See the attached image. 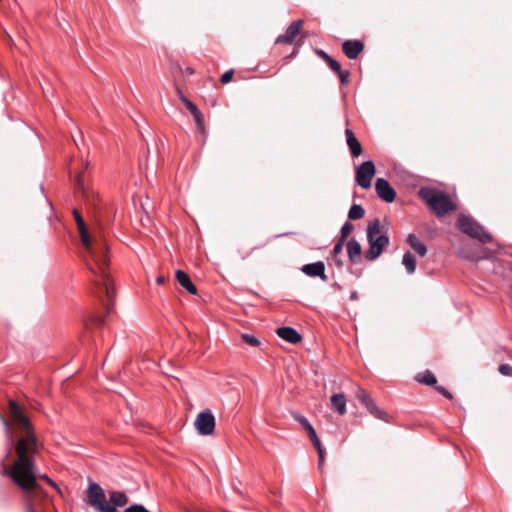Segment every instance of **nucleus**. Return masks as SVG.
Here are the masks:
<instances>
[{"label": "nucleus", "mask_w": 512, "mask_h": 512, "mask_svg": "<svg viewBox=\"0 0 512 512\" xmlns=\"http://www.w3.org/2000/svg\"><path fill=\"white\" fill-rule=\"evenodd\" d=\"M9 419L0 413V420L7 436L6 455L0 462V474L29 496L38 488L34 454L37 439L32 423L24 409L13 399L8 400Z\"/></svg>", "instance_id": "f257e3e1"}, {"label": "nucleus", "mask_w": 512, "mask_h": 512, "mask_svg": "<svg viewBox=\"0 0 512 512\" xmlns=\"http://www.w3.org/2000/svg\"><path fill=\"white\" fill-rule=\"evenodd\" d=\"M73 215L77 223V228L84 248L83 259L87 268L94 277L92 281L98 288L99 293L103 292L107 298V301L104 303V307L106 312L109 313L112 309V304L110 302L114 297V291L106 272V266L108 263L107 244L104 241H95V243H93L80 212L77 209H74Z\"/></svg>", "instance_id": "f03ea898"}, {"label": "nucleus", "mask_w": 512, "mask_h": 512, "mask_svg": "<svg viewBox=\"0 0 512 512\" xmlns=\"http://www.w3.org/2000/svg\"><path fill=\"white\" fill-rule=\"evenodd\" d=\"M87 498L97 512H117V508L124 507L129 500L125 492L118 490L109 491L107 500L104 489L95 482L89 484Z\"/></svg>", "instance_id": "7ed1b4c3"}, {"label": "nucleus", "mask_w": 512, "mask_h": 512, "mask_svg": "<svg viewBox=\"0 0 512 512\" xmlns=\"http://www.w3.org/2000/svg\"><path fill=\"white\" fill-rule=\"evenodd\" d=\"M380 233V221L378 218L370 221L367 227V241L369 249L365 253L368 261H375L389 246L390 240L386 234Z\"/></svg>", "instance_id": "20e7f679"}, {"label": "nucleus", "mask_w": 512, "mask_h": 512, "mask_svg": "<svg viewBox=\"0 0 512 512\" xmlns=\"http://www.w3.org/2000/svg\"><path fill=\"white\" fill-rule=\"evenodd\" d=\"M419 196L437 216H444L456 209L449 195L435 188L423 187L419 190Z\"/></svg>", "instance_id": "39448f33"}, {"label": "nucleus", "mask_w": 512, "mask_h": 512, "mask_svg": "<svg viewBox=\"0 0 512 512\" xmlns=\"http://www.w3.org/2000/svg\"><path fill=\"white\" fill-rule=\"evenodd\" d=\"M457 227L464 234L477 239L483 244L490 243L493 240L491 234L471 216L464 214L460 215L457 220Z\"/></svg>", "instance_id": "423d86ee"}, {"label": "nucleus", "mask_w": 512, "mask_h": 512, "mask_svg": "<svg viewBox=\"0 0 512 512\" xmlns=\"http://www.w3.org/2000/svg\"><path fill=\"white\" fill-rule=\"evenodd\" d=\"M215 416L209 409L203 410L196 416L194 427L199 435L209 436L215 430Z\"/></svg>", "instance_id": "0eeeda50"}, {"label": "nucleus", "mask_w": 512, "mask_h": 512, "mask_svg": "<svg viewBox=\"0 0 512 512\" xmlns=\"http://www.w3.org/2000/svg\"><path fill=\"white\" fill-rule=\"evenodd\" d=\"M356 398L361 402L362 405L373 415L376 419L384 422H390L389 415L382 409H380L373 398L362 388H358L356 392Z\"/></svg>", "instance_id": "6e6552de"}, {"label": "nucleus", "mask_w": 512, "mask_h": 512, "mask_svg": "<svg viewBox=\"0 0 512 512\" xmlns=\"http://www.w3.org/2000/svg\"><path fill=\"white\" fill-rule=\"evenodd\" d=\"M356 183L363 189L371 186L373 177L376 174V167L373 161L367 160L356 167Z\"/></svg>", "instance_id": "1a4fd4ad"}, {"label": "nucleus", "mask_w": 512, "mask_h": 512, "mask_svg": "<svg viewBox=\"0 0 512 512\" xmlns=\"http://www.w3.org/2000/svg\"><path fill=\"white\" fill-rule=\"evenodd\" d=\"M375 190L380 199L387 203H392L396 198V191L390 185L388 180L377 178L375 181Z\"/></svg>", "instance_id": "9d476101"}, {"label": "nucleus", "mask_w": 512, "mask_h": 512, "mask_svg": "<svg viewBox=\"0 0 512 512\" xmlns=\"http://www.w3.org/2000/svg\"><path fill=\"white\" fill-rule=\"evenodd\" d=\"M303 25L302 20H295L293 21L286 29L284 34L279 35L275 43L276 44H291L295 37L299 34L300 29Z\"/></svg>", "instance_id": "9b49d317"}, {"label": "nucleus", "mask_w": 512, "mask_h": 512, "mask_svg": "<svg viewBox=\"0 0 512 512\" xmlns=\"http://www.w3.org/2000/svg\"><path fill=\"white\" fill-rule=\"evenodd\" d=\"M301 271L309 277H319L322 281H327L325 264L322 261L305 264Z\"/></svg>", "instance_id": "f8f14e48"}, {"label": "nucleus", "mask_w": 512, "mask_h": 512, "mask_svg": "<svg viewBox=\"0 0 512 512\" xmlns=\"http://www.w3.org/2000/svg\"><path fill=\"white\" fill-rule=\"evenodd\" d=\"M363 49L364 44L359 40H346L342 44V50L349 59H356Z\"/></svg>", "instance_id": "ddd939ff"}, {"label": "nucleus", "mask_w": 512, "mask_h": 512, "mask_svg": "<svg viewBox=\"0 0 512 512\" xmlns=\"http://www.w3.org/2000/svg\"><path fill=\"white\" fill-rule=\"evenodd\" d=\"M276 333L280 338L291 344H297L302 339L300 333L290 326L280 327L276 330Z\"/></svg>", "instance_id": "4468645a"}, {"label": "nucleus", "mask_w": 512, "mask_h": 512, "mask_svg": "<svg viewBox=\"0 0 512 512\" xmlns=\"http://www.w3.org/2000/svg\"><path fill=\"white\" fill-rule=\"evenodd\" d=\"M346 142L349 147L350 153L352 157L357 158L362 154V145L359 140L356 138L355 134L352 130H345Z\"/></svg>", "instance_id": "2eb2a0df"}, {"label": "nucleus", "mask_w": 512, "mask_h": 512, "mask_svg": "<svg viewBox=\"0 0 512 512\" xmlns=\"http://www.w3.org/2000/svg\"><path fill=\"white\" fill-rule=\"evenodd\" d=\"M362 253L361 244L356 239H350L347 242V254L351 263L355 264Z\"/></svg>", "instance_id": "dca6fc26"}, {"label": "nucleus", "mask_w": 512, "mask_h": 512, "mask_svg": "<svg viewBox=\"0 0 512 512\" xmlns=\"http://www.w3.org/2000/svg\"><path fill=\"white\" fill-rule=\"evenodd\" d=\"M176 279L178 283L187 290L188 293L195 295L197 294V288L192 283L189 275L182 270L176 271Z\"/></svg>", "instance_id": "f3484780"}, {"label": "nucleus", "mask_w": 512, "mask_h": 512, "mask_svg": "<svg viewBox=\"0 0 512 512\" xmlns=\"http://www.w3.org/2000/svg\"><path fill=\"white\" fill-rule=\"evenodd\" d=\"M406 242L421 257H424L427 254L426 245L422 243L415 234H408Z\"/></svg>", "instance_id": "a211bd4d"}, {"label": "nucleus", "mask_w": 512, "mask_h": 512, "mask_svg": "<svg viewBox=\"0 0 512 512\" xmlns=\"http://www.w3.org/2000/svg\"><path fill=\"white\" fill-rule=\"evenodd\" d=\"M346 403V398L342 393L333 394L331 396L332 407L339 415H344L346 413Z\"/></svg>", "instance_id": "6ab92c4d"}, {"label": "nucleus", "mask_w": 512, "mask_h": 512, "mask_svg": "<svg viewBox=\"0 0 512 512\" xmlns=\"http://www.w3.org/2000/svg\"><path fill=\"white\" fill-rule=\"evenodd\" d=\"M185 107L193 115L194 120H195L197 126L200 129H203L204 128L203 116H202L200 110L198 109V107L193 102H191V101H185Z\"/></svg>", "instance_id": "aec40b11"}, {"label": "nucleus", "mask_w": 512, "mask_h": 512, "mask_svg": "<svg viewBox=\"0 0 512 512\" xmlns=\"http://www.w3.org/2000/svg\"><path fill=\"white\" fill-rule=\"evenodd\" d=\"M402 264L408 274H413L416 270V260L409 251L405 252L402 258Z\"/></svg>", "instance_id": "412c9836"}, {"label": "nucleus", "mask_w": 512, "mask_h": 512, "mask_svg": "<svg viewBox=\"0 0 512 512\" xmlns=\"http://www.w3.org/2000/svg\"><path fill=\"white\" fill-rule=\"evenodd\" d=\"M415 379L419 383H422V384H425V385H428V386H436V384H437V379H436L435 375L431 371H429V370H426L422 374H418L415 377Z\"/></svg>", "instance_id": "4be33fe9"}, {"label": "nucleus", "mask_w": 512, "mask_h": 512, "mask_svg": "<svg viewBox=\"0 0 512 512\" xmlns=\"http://www.w3.org/2000/svg\"><path fill=\"white\" fill-rule=\"evenodd\" d=\"M365 210L360 204H353L348 211V218L358 220L364 217Z\"/></svg>", "instance_id": "5701e85b"}, {"label": "nucleus", "mask_w": 512, "mask_h": 512, "mask_svg": "<svg viewBox=\"0 0 512 512\" xmlns=\"http://www.w3.org/2000/svg\"><path fill=\"white\" fill-rule=\"evenodd\" d=\"M353 229L354 225L349 221H346L342 225L340 230V238L342 239V241H346V239L348 238L349 234L353 231Z\"/></svg>", "instance_id": "b1692460"}, {"label": "nucleus", "mask_w": 512, "mask_h": 512, "mask_svg": "<svg viewBox=\"0 0 512 512\" xmlns=\"http://www.w3.org/2000/svg\"><path fill=\"white\" fill-rule=\"evenodd\" d=\"M241 338L250 346L258 347L260 345V340L252 334L243 333Z\"/></svg>", "instance_id": "393cba45"}, {"label": "nucleus", "mask_w": 512, "mask_h": 512, "mask_svg": "<svg viewBox=\"0 0 512 512\" xmlns=\"http://www.w3.org/2000/svg\"><path fill=\"white\" fill-rule=\"evenodd\" d=\"M291 416L295 421H297L303 427V429L310 423L309 420L305 416H303L297 412H292Z\"/></svg>", "instance_id": "a878e982"}, {"label": "nucleus", "mask_w": 512, "mask_h": 512, "mask_svg": "<svg viewBox=\"0 0 512 512\" xmlns=\"http://www.w3.org/2000/svg\"><path fill=\"white\" fill-rule=\"evenodd\" d=\"M326 64L328 67L335 73L341 72V65L340 63L335 60L334 58H329V60L326 61Z\"/></svg>", "instance_id": "bb28decb"}, {"label": "nucleus", "mask_w": 512, "mask_h": 512, "mask_svg": "<svg viewBox=\"0 0 512 512\" xmlns=\"http://www.w3.org/2000/svg\"><path fill=\"white\" fill-rule=\"evenodd\" d=\"M124 512H150L142 504H133L127 507Z\"/></svg>", "instance_id": "cd10ccee"}, {"label": "nucleus", "mask_w": 512, "mask_h": 512, "mask_svg": "<svg viewBox=\"0 0 512 512\" xmlns=\"http://www.w3.org/2000/svg\"><path fill=\"white\" fill-rule=\"evenodd\" d=\"M498 370L500 374H502L503 376H512V366H510L509 364H501Z\"/></svg>", "instance_id": "c85d7f7f"}, {"label": "nucleus", "mask_w": 512, "mask_h": 512, "mask_svg": "<svg viewBox=\"0 0 512 512\" xmlns=\"http://www.w3.org/2000/svg\"><path fill=\"white\" fill-rule=\"evenodd\" d=\"M344 243H345V241H342L341 238L338 239V241L335 243V245L333 247V250H332V253H333L334 256H336V255H338L339 253L342 252Z\"/></svg>", "instance_id": "c756f323"}, {"label": "nucleus", "mask_w": 512, "mask_h": 512, "mask_svg": "<svg viewBox=\"0 0 512 512\" xmlns=\"http://www.w3.org/2000/svg\"><path fill=\"white\" fill-rule=\"evenodd\" d=\"M337 74L340 78L341 84L346 85L349 81V76H350L349 71L341 69V72H338Z\"/></svg>", "instance_id": "7c9ffc66"}, {"label": "nucleus", "mask_w": 512, "mask_h": 512, "mask_svg": "<svg viewBox=\"0 0 512 512\" xmlns=\"http://www.w3.org/2000/svg\"><path fill=\"white\" fill-rule=\"evenodd\" d=\"M233 70H228L226 71L222 76H221V82L223 84H227L231 81L232 77H233Z\"/></svg>", "instance_id": "2f4dec72"}, {"label": "nucleus", "mask_w": 512, "mask_h": 512, "mask_svg": "<svg viewBox=\"0 0 512 512\" xmlns=\"http://www.w3.org/2000/svg\"><path fill=\"white\" fill-rule=\"evenodd\" d=\"M74 185H75V189H76V191L81 192V193H84V192H85V191H84L83 181H82V178H81V176H80V175H78V176L76 177V180H75Z\"/></svg>", "instance_id": "473e14b6"}, {"label": "nucleus", "mask_w": 512, "mask_h": 512, "mask_svg": "<svg viewBox=\"0 0 512 512\" xmlns=\"http://www.w3.org/2000/svg\"><path fill=\"white\" fill-rule=\"evenodd\" d=\"M435 389L437 392L442 394L444 397H446L448 399H452V394L445 387L436 385Z\"/></svg>", "instance_id": "72a5a7b5"}, {"label": "nucleus", "mask_w": 512, "mask_h": 512, "mask_svg": "<svg viewBox=\"0 0 512 512\" xmlns=\"http://www.w3.org/2000/svg\"><path fill=\"white\" fill-rule=\"evenodd\" d=\"M316 450H317L318 457H319L318 467L321 469V468L323 467V464H324V455H325V451H324V448H323V447L318 448V449H316Z\"/></svg>", "instance_id": "f704fd0d"}, {"label": "nucleus", "mask_w": 512, "mask_h": 512, "mask_svg": "<svg viewBox=\"0 0 512 512\" xmlns=\"http://www.w3.org/2000/svg\"><path fill=\"white\" fill-rule=\"evenodd\" d=\"M310 440L312 441L315 449H318V448H321L323 447L321 442H320V439L318 438L317 436V433L315 432L313 435H311L310 437Z\"/></svg>", "instance_id": "c9c22d12"}, {"label": "nucleus", "mask_w": 512, "mask_h": 512, "mask_svg": "<svg viewBox=\"0 0 512 512\" xmlns=\"http://www.w3.org/2000/svg\"><path fill=\"white\" fill-rule=\"evenodd\" d=\"M317 54L326 62L327 60H329V58H331V56L329 54H327L325 51L323 50H317Z\"/></svg>", "instance_id": "e433bc0d"}, {"label": "nucleus", "mask_w": 512, "mask_h": 512, "mask_svg": "<svg viewBox=\"0 0 512 512\" xmlns=\"http://www.w3.org/2000/svg\"><path fill=\"white\" fill-rule=\"evenodd\" d=\"M333 262L334 264L338 267V268H342L343 267V261L341 258L338 257V255L334 256L333 255Z\"/></svg>", "instance_id": "4c0bfd02"}, {"label": "nucleus", "mask_w": 512, "mask_h": 512, "mask_svg": "<svg viewBox=\"0 0 512 512\" xmlns=\"http://www.w3.org/2000/svg\"><path fill=\"white\" fill-rule=\"evenodd\" d=\"M304 429L307 431L309 437L316 432L311 423H309Z\"/></svg>", "instance_id": "58836bf2"}, {"label": "nucleus", "mask_w": 512, "mask_h": 512, "mask_svg": "<svg viewBox=\"0 0 512 512\" xmlns=\"http://www.w3.org/2000/svg\"><path fill=\"white\" fill-rule=\"evenodd\" d=\"M177 93L179 95V98L180 100L182 101V103L185 105V101H190L186 96L183 95L182 91L177 88Z\"/></svg>", "instance_id": "ea45409f"}, {"label": "nucleus", "mask_w": 512, "mask_h": 512, "mask_svg": "<svg viewBox=\"0 0 512 512\" xmlns=\"http://www.w3.org/2000/svg\"><path fill=\"white\" fill-rule=\"evenodd\" d=\"M358 298H359V295H358V292H357V291H353V292L350 294V300L355 301V300H358Z\"/></svg>", "instance_id": "a19ab883"}, {"label": "nucleus", "mask_w": 512, "mask_h": 512, "mask_svg": "<svg viewBox=\"0 0 512 512\" xmlns=\"http://www.w3.org/2000/svg\"><path fill=\"white\" fill-rule=\"evenodd\" d=\"M95 322L97 325H102V324H104L105 320L103 317L97 316V317H95Z\"/></svg>", "instance_id": "79ce46f5"}, {"label": "nucleus", "mask_w": 512, "mask_h": 512, "mask_svg": "<svg viewBox=\"0 0 512 512\" xmlns=\"http://www.w3.org/2000/svg\"><path fill=\"white\" fill-rule=\"evenodd\" d=\"M40 478L42 479H45L46 481H48L51 485H55L54 482L46 475V474H43V475H40L39 476Z\"/></svg>", "instance_id": "37998d69"}, {"label": "nucleus", "mask_w": 512, "mask_h": 512, "mask_svg": "<svg viewBox=\"0 0 512 512\" xmlns=\"http://www.w3.org/2000/svg\"><path fill=\"white\" fill-rule=\"evenodd\" d=\"M156 282H157L158 284H162V283H164V277H163V276H159V277H157Z\"/></svg>", "instance_id": "c03bdc74"}, {"label": "nucleus", "mask_w": 512, "mask_h": 512, "mask_svg": "<svg viewBox=\"0 0 512 512\" xmlns=\"http://www.w3.org/2000/svg\"><path fill=\"white\" fill-rule=\"evenodd\" d=\"M185 71H186V73H187V74H190V75L194 73V70H193V68H191V67H187V68L185 69Z\"/></svg>", "instance_id": "a18cd8bd"}, {"label": "nucleus", "mask_w": 512, "mask_h": 512, "mask_svg": "<svg viewBox=\"0 0 512 512\" xmlns=\"http://www.w3.org/2000/svg\"><path fill=\"white\" fill-rule=\"evenodd\" d=\"M27 512H36L31 504L27 505Z\"/></svg>", "instance_id": "49530a36"}]
</instances>
